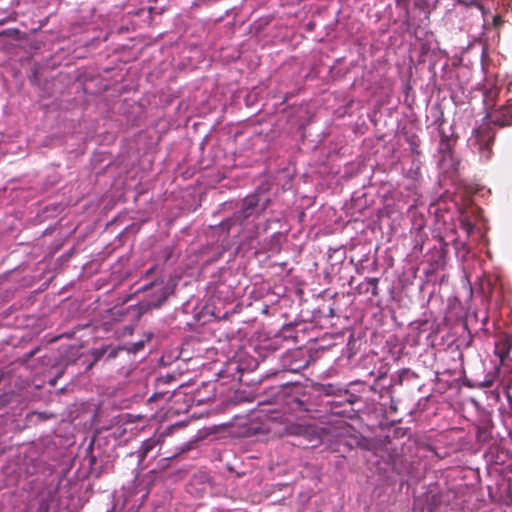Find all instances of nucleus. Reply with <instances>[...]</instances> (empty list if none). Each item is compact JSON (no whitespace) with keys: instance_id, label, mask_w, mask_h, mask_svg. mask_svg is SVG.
Returning <instances> with one entry per match:
<instances>
[{"instance_id":"obj_1","label":"nucleus","mask_w":512,"mask_h":512,"mask_svg":"<svg viewBox=\"0 0 512 512\" xmlns=\"http://www.w3.org/2000/svg\"><path fill=\"white\" fill-rule=\"evenodd\" d=\"M180 388V386H178ZM185 394L179 389L162 390V399L167 401V408L162 417V420L168 419L173 415H179L180 413L188 412V404L185 401Z\"/></svg>"},{"instance_id":"obj_6","label":"nucleus","mask_w":512,"mask_h":512,"mask_svg":"<svg viewBox=\"0 0 512 512\" xmlns=\"http://www.w3.org/2000/svg\"><path fill=\"white\" fill-rule=\"evenodd\" d=\"M456 144V139L449 137H442L439 145L438 152L441 154L440 160H448L453 158V150Z\"/></svg>"},{"instance_id":"obj_3","label":"nucleus","mask_w":512,"mask_h":512,"mask_svg":"<svg viewBox=\"0 0 512 512\" xmlns=\"http://www.w3.org/2000/svg\"><path fill=\"white\" fill-rule=\"evenodd\" d=\"M259 199L256 195H250L243 199L241 208L234 214L236 221L242 222L250 217L258 206Z\"/></svg>"},{"instance_id":"obj_11","label":"nucleus","mask_w":512,"mask_h":512,"mask_svg":"<svg viewBox=\"0 0 512 512\" xmlns=\"http://www.w3.org/2000/svg\"><path fill=\"white\" fill-rule=\"evenodd\" d=\"M460 227L466 232L467 236H470L475 226L467 218H462L460 220Z\"/></svg>"},{"instance_id":"obj_8","label":"nucleus","mask_w":512,"mask_h":512,"mask_svg":"<svg viewBox=\"0 0 512 512\" xmlns=\"http://www.w3.org/2000/svg\"><path fill=\"white\" fill-rule=\"evenodd\" d=\"M495 354L500 358L501 363L504 362V360L509 355V346L506 342H498L495 345Z\"/></svg>"},{"instance_id":"obj_19","label":"nucleus","mask_w":512,"mask_h":512,"mask_svg":"<svg viewBox=\"0 0 512 512\" xmlns=\"http://www.w3.org/2000/svg\"><path fill=\"white\" fill-rule=\"evenodd\" d=\"M491 96H492V91H490L489 93L486 94V97L490 100L491 99Z\"/></svg>"},{"instance_id":"obj_12","label":"nucleus","mask_w":512,"mask_h":512,"mask_svg":"<svg viewBox=\"0 0 512 512\" xmlns=\"http://www.w3.org/2000/svg\"><path fill=\"white\" fill-rule=\"evenodd\" d=\"M342 392L341 388H337L332 384H327L323 387V393L325 395H340Z\"/></svg>"},{"instance_id":"obj_13","label":"nucleus","mask_w":512,"mask_h":512,"mask_svg":"<svg viewBox=\"0 0 512 512\" xmlns=\"http://www.w3.org/2000/svg\"><path fill=\"white\" fill-rule=\"evenodd\" d=\"M132 312L134 317L138 318L140 316V309H137V308H132V307H129V308H119L117 309V314L119 316H124L126 313H130Z\"/></svg>"},{"instance_id":"obj_2","label":"nucleus","mask_w":512,"mask_h":512,"mask_svg":"<svg viewBox=\"0 0 512 512\" xmlns=\"http://www.w3.org/2000/svg\"><path fill=\"white\" fill-rule=\"evenodd\" d=\"M492 122L499 127L512 125V103L503 105L490 114Z\"/></svg>"},{"instance_id":"obj_18","label":"nucleus","mask_w":512,"mask_h":512,"mask_svg":"<svg viewBox=\"0 0 512 512\" xmlns=\"http://www.w3.org/2000/svg\"><path fill=\"white\" fill-rule=\"evenodd\" d=\"M159 305H160V299H157V300H154L151 304H149V307L153 306V307L157 308Z\"/></svg>"},{"instance_id":"obj_4","label":"nucleus","mask_w":512,"mask_h":512,"mask_svg":"<svg viewBox=\"0 0 512 512\" xmlns=\"http://www.w3.org/2000/svg\"><path fill=\"white\" fill-rule=\"evenodd\" d=\"M494 424L490 418H486L481 421V424L477 426L476 438L477 441L486 444L489 443L492 439V429Z\"/></svg>"},{"instance_id":"obj_15","label":"nucleus","mask_w":512,"mask_h":512,"mask_svg":"<svg viewBox=\"0 0 512 512\" xmlns=\"http://www.w3.org/2000/svg\"><path fill=\"white\" fill-rule=\"evenodd\" d=\"M153 448H154L153 442H151L150 440L145 441L141 447L142 455L145 457L149 452H151L153 450Z\"/></svg>"},{"instance_id":"obj_14","label":"nucleus","mask_w":512,"mask_h":512,"mask_svg":"<svg viewBox=\"0 0 512 512\" xmlns=\"http://www.w3.org/2000/svg\"><path fill=\"white\" fill-rule=\"evenodd\" d=\"M410 149L416 156L420 155V151L418 150L419 147V139L416 136H412L409 139Z\"/></svg>"},{"instance_id":"obj_17","label":"nucleus","mask_w":512,"mask_h":512,"mask_svg":"<svg viewBox=\"0 0 512 512\" xmlns=\"http://www.w3.org/2000/svg\"><path fill=\"white\" fill-rule=\"evenodd\" d=\"M493 23H494V26H498L502 23V19H501V16L499 15H496L493 19Z\"/></svg>"},{"instance_id":"obj_7","label":"nucleus","mask_w":512,"mask_h":512,"mask_svg":"<svg viewBox=\"0 0 512 512\" xmlns=\"http://www.w3.org/2000/svg\"><path fill=\"white\" fill-rule=\"evenodd\" d=\"M51 499H52V492L50 490L41 491L37 496V501L39 503L37 512H48V508H49Z\"/></svg>"},{"instance_id":"obj_20","label":"nucleus","mask_w":512,"mask_h":512,"mask_svg":"<svg viewBox=\"0 0 512 512\" xmlns=\"http://www.w3.org/2000/svg\"><path fill=\"white\" fill-rule=\"evenodd\" d=\"M147 497V492L141 495V499L144 500V498Z\"/></svg>"},{"instance_id":"obj_9","label":"nucleus","mask_w":512,"mask_h":512,"mask_svg":"<svg viewBox=\"0 0 512 512\" xmlns=\"http://www.w3.org/2000/svg\"><path fill=\"white\" fill-rule=\"evenodd\" d=\"M127 502V499H124L123 501H120V499H118L114 503L112 509L108 510L107 512H135L133 506L130 507L129 509H126Z\"/></svg>"},{"instance_id":"obj_10","label":"nucleus","mask_w":512,"mask_h":512,"mask_svg":"<svg viewBox=\"0 0 512 512\" xmlns=\"http://www.w3.org/2000/svg\"><path fill=\"white\" fill-rule=\"evenodd\" d=\"M366 282L368 285L371 286V294L375 297L378 296L379 295V289H378L379 278L369 277L366 279Z\"/></svg>"},{"instance_id":"obj_16","label":"nucleus","mask_w":512,"mask_h":512,"mask_svg":"<svg viewBox=\"0 0 512 512\" xmlns=\"http://www.w3.org/2000/svg\"><path fill=\"white\" fill-rule=\"evenodd\" d=\"M182 427H184V423L183 422H176L174 424H171L168 428H166L165 432L162 433V436L169 435L171 433L172 429L182 428Z\"/></svg>"},{"instance_id":"obj_5","label":"nucleus","mask_w":512,"mask_h":512,"mask_svg":"<svg viewBox=\"0 0 512 512\" xmlns=\"http://www.w3.org/2000/svg\"><path fill=\"white\" fill-rule=\"evenodd\" d=\"M477 141L479 144V150L481 151V157L490 158L492 155L491 146L494 142V135L479 131L477 134Z\"/></svg>"}]
</instances>
